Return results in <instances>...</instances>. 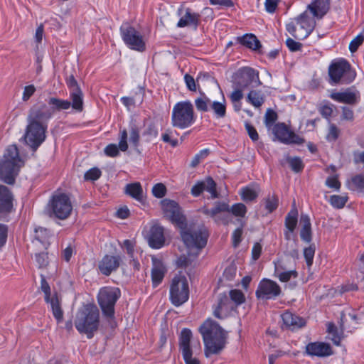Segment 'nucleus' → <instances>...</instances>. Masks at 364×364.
Returning a JSON list of instances; mask_svg holds the SVG:
<instances>
[{"label": "nucleus", "mask_w": 364, "mask_h": 364, "mask_svg": "<svg viewBox=\"0 0 364 364\" xmlns=\"http://www.w3.org/2000/svg\"><path fill=\"white\" fill-rule=\"evenodd\" d=\"M205 346V355L219 353L225 346L226 333L212 319H207L199 328Z\"/></svg>", "instance_id": "nucleus-1"}, {"label": "nucleus", "mask_w": 364, "mask_h": 364, "mask_svg": "<svg viewBox=\"0 0 364 364\" xmlns=\"http://www.w3.org/2000/svg\"><path fill=\"white\" fill-rule=\"evenodd\" d=\"M23 164L16 145L8 146L0 159V180L9 185L14 184Z\"/></svg>", "instance_id": "nucleus-2"}, {"label": "nucleus", "mask_w": 364, "mask_h": 364, "mask_svg": "<svg viewBox=\"0 0 364 364\" xmlns=\"http://www.w3.org/2000/svg\"><path fill=\"white\" fill-rule=\"evenodd\" d=\"M75 326L80 333H84L87 338H93L100 326V311L94 304H87L80 309L76 314Z\"/></svg>", "instance_id": "nucleus-3"}, {"label": "nucleus", "mask_w": 364, "mask_h": 364, "mask_svg": "<svg viewBox=\"0 0 364 364\" xmlns=\"http://www.w3.org/2000/svg\"><path fill=\"white\" fill-rule=\"evenodd\" d=\"M181 240L188 249L201 250L207 244L209 233L203 225L186 223V226L179 228Z\"/></svg>", "instance_id": "nucleus-4"}, {"label": "nucleus", "mask_w": 364, "mask_h": 364, "mask_svg": "<svg viewBox=\"0 0 364 364\" xmlns=\"http://www.w3.org/2000/svg\"><path fill=\"white\" fill-rule=\"evenodd\" d=\"M121 296V291L117 287H105L100 289L97 295V302L102 310L104 317L110 323L113 328L114 323V306Z\"/></svg>", "instance_id": "nucleus-5"}, {"label": "nucleus", "mask_w": 364, "mask_h": 364, "mask_svg": "<svg viewBox=\"0 0 364 364\" xmlns=\"http://www.w3.org/2000/svg\"><path fill=\"white\" fill-rule=\"evenodd\" d=\"M46 209L48 215L50 218L65 220L71 215L73 205L68 195L55 192L50 198Z\"/></svg>", "instance_id": "nucleus-6"}, {"label": "nucleus", "mask_w": 364, "mask_h": 364, "mask_svg": "<svg viewBox=\"0 0 364 364\" xmlns=\"http://www.w3.org/2000/svg\"><path fill=\"white\" fill-rule=\"evenodd\" d=\"M196 121L192 103L187 100L176 103L172 110L171 124L181 129L191 127Z\"/></svg>", "instance_id": "nucleus-7"}, {"label": "nucleus", "mask_w": 364, "mask_h": 364, "mask_svg": "<svg viewBox=\"0 0 364 364\" xmlns=\"http://www.w3.org/2000/svg\"><path fill=\"white\" fill-rule=\"evenodd\" d=\"M329 82L331 85L350 83L356 74L351 69L350 63L344 59L332 63L328 68Z\"/></svg>", "instance_id": "nucleus-8"}, {"label": "nucleus", "mask_w": 364, "mask_h": 364, "mask_svg": "<svg viewBox=\"0 0 364 364\" xmlns=\"http://www.w3.org/2000/svg\"><path fill=\"white\" fill-rule=\"evenodd\" d=\"M298 27L293 22L286 26L287 31L296 39L304 40L306 38L314 29L316 21L313 18L303 12L294 18Z\"/></svg>", "instance_id": "nucleus-9"}, {"label": "nucleus", "mask_w": 364, "mask_h": 364, "mask_svg": "<svg viewBox=\"0 0 364 364\" xmlns=\"http://www.w3.org/2000/svg\"><path fill=\"white\" fill-rule=\"evenodd\" d=\"M189 298L188 282L184 275L173 277L170 286V300L175 306L186 302Z\"/></svg>", "instance_id": "nucleus-10"}, {"label": "nucleus", "mask_w": 364, "mask_h": 364, "mask_svg": "<svg viewBox=\"0 0 364 364\" xmlns=\"http://www.w3.org/2000/svg\"><path fill=\"white\" fill-rule=\"evenodd\" d=\"M234 87L240 89L255 88L262 85L259 77V72L250 67L240 68L233 75Z\"/></svg>", "instance_id": "nucleus-11"}, {"label": "nucleus", "mask_w": 364, "mask_h": 364, "mask_svg": "<svg viewBox=\"0 0 364 364\" xmlns=\"http://www.w3.org/2000/svg\"><path fill=\"white\" fill-rule=\"evenodd\" d=\"M47 129L48 125H42L28 122L23 139L25 144L28 145L33 151H36L46 140Z\"/></svg>", "instance_id": "nucleus-12"}, {"label": "nucleus", "mask_w": 364, "mask_h": 364, "mask_svg": "<svg viewBox=\"0 0 364 364\" xmlns=\"http://www.w3.org/2000/svg\"><path fill=\"white\" fill-rule=\"evenodd\" d=\"M122 38L127 46L131 49L143 52L146 49L145 42L141 33L129 23L120 27Z\"/></svg>", "instance_id": "nucleus-13"}, {"label": "nucleus", "mask_w": 364, "mask_h": 364, "mask_svg": "<svg viewBox=\"0 0 364 364\" xmlns=\"http://www.w3.org/2000/svg\"><path fill=\"white\" fill-rule=\"evenodd\" d=\"M161 203L165 216L173 224L178 228L186 226L187 219L178 203L168 199H164Z\"/></svg>", "instance_id": "nucleus-14"}, {"label": "nucleus", "mask_w": 364, "mask_h": 364, "mask_svg": "<svg viewBox=\"0 0 364 364\" xmlns=\"http://www.w3.org/2000/svg\"><path fill=\"white\" fill-rule=\"evenodd\" d=\"M161 203L165 216L173 224L178 228L186 226L187 219L178 203L168 199H164Z\"/></svg>", "instance_id": "nucleus-15"}, {"label": "nucleus", "mask_w": 364, "mask_h": 364, "mask_svg": "<svg viewBox=\"0 0 364 364\" xmlns=\"http://www.w3.org/2000/svg\"><path fill=\"white\" fill-rule=\"evenodd\" d=\"M53 114V110L48 105L44 103H38L30 109L27 122L48 125V122Z\"/></svg>", "instance_id": "nucleus-16"}, {"label": "nucleus", "mask_w": 364, "mask_h": 364, "mask_svg": "<svg viewBox=\"0 0 364 364\" xmlns=\"http://www.w3.org/2000/svg\"><path fill=\"white\" fill-rule=\"evenodd\" d=\"M281 292V288L277 282L269 279H263L259 283L255 294L259 299L267 300L275 299Z\"/></svg>", "instance_id": "nucleus-17"}, {"label": "nucleus", "mask_w": 364, "mask_h": 364, "mask_svg": "<svg viewBox=\"0 0 364 364\" xmlns=\"http://www.w3.org/2000/svg\"><path fill=\"white\" fill-rule=\"evenodd\" d=\"M66 84L70 90L72 107L77 112L82 111L83 94L73 75H70L66 78Z\"/></svg>", "instance_id": "nucleus-18"}, {"label": "nucleus", "mask_w": 364, "mask_h": 364, "mask_svg": "<svg viewBox=\"0 0 364 364\" xmlns=\"http://www.w3.org/2000/svg\"><path fill=\"white\" fill-rule=\"evenodd\" d=\"M14 196L11 190L0 184V220L6 218L14 210Z\"/></svg>", "instance_id": "nucleus-19"}, {"label": "nucleus", "mask_w": 364, "mask_h": 364, "mask_svg": "<svg viewBox=\"0 0 364 364\" xmlns=\"http://www.w3.org/2000/svg\"><path fill=\"white\" fill-rule=\"evenodd\" d=\"M331 98L341 103L355 105L360 99V94L354 87L346 89L344 92H333Z\"/></svg>", "instance_id": "nucleus-20"}, {"label": "nucleus", "mask_w": 364, "mask_h": 364, "mask_svg": "<svg viewBox=\"0 0 364 364\" xmlns=\"http://www.w3.org/2000/svg\"><path fill=\"white\" fill-rule=\"evenodd\" d=\"M121 262L122 258L119 255H105L99 262L98 268L103 275L109 276L119 268Z\"/></svg>", "instance_id": "nucleus-21"}, {"label": "nucleus", "mask_w": 364, "mask_h": 364, "mask_svg": "<svg viewBox=\"0 0 364 364\" xmlns=\"http://www.w3.org/2000/svg\"><path fill=\"white\" fill-rule=\"evenodd\" d=\"M206 190L210 193L213 198L218 197V193L216 190V183L211 177H207L205 181H198L191 188V194L195 196H199L203 191Z\"/></svg>", "instance_id": "nucleus-22"}, {"label": "nucleus", "mask_w": 364, "mask_h": 364, "mask_svg": "<svg viewBox=\"0 0 364 364\" xmlns=\"http://www.w3.org/2000/svg\"><path fill=\"white\" fill-rule=\"evenodd\" d=\"M306 353L311 356L326 357L333 354L330 344L323 342L309 343L306 346Z\"/></svg>", "instance_id": "nucleus-23"}, {"label": "nucleus", "mask_w": 364, "mask_h": 364, "mask_svg": "<svg viewBox=\"0 0 364 364\" xmlns=\"http://www.w3.org/2000/svg\"><path fill=\"white\" fill-rule=\"evenodd\" d=\"M149 245L154 249H159L165 244V237L164 233V228L155 225H153L149 231L148 236Z\"/></svg>", "instance_id": "nucleus-24"}, {"label": "nucleus", "mask_w": 364, "mask_h": 364, "mask_svg": "<svg viewBox=\"0 0 364 364\" xmlns=\"http://www.w3.org/2000/svg\"><path fill=\"white\" fill-rule=\"evenodd\" d=\"M200 15L199 14L192 12L191 9L188 8L185 14L179 19L177 26L178 28L191 26L196 30L200 23Z\"/></svg>", "instance_id": "nucleus-25"}, {"label": "nucleus", "mask_w": 364, "mask_h": 364, "mask_svg": "<svg viewBox=\"0 0 364 364\" xmlns=\"http://www.w3.org/2000/svg\"><path fill=\"white\" fill-rule=\"evenodd\" d=\"M193 337L191 331L189 328H183L179 336V349L182 356L193 355L191 348V341Z\"/></svg>", "instance_id": "nucleus-26"}, {"label": "nucleus", "mask_w": 364, "mask_h": 364, "mask_svg": "<svg viewBox=\"0 0 364 364\" xmlns=\"http://www.w3.org/2000/svg\"><path fill=\"white\" fill-rule=\"evenodd\" d=\"M232 301L226 293L219 294L218 296V304L213 311L214 316L220 319L223 318L221 311H224L227 313L230 309H232Z\"/></svg>", "instance_id": "nucleus-27"}, {"label": "nucleus", "mask_w": 364, "mask_h": 364, "mask_svg": "<svg viewBox=\"0 0 364 364\" xmlns=\"http://www.w3.org/2000/svg\"><path fill=\"white\" fill-rule=\"evenodd\" d=\"M298 211L294 207L287 215L285 218L284 225L287 230L284 231V237L287 240H290L291 233L294 231L297 225Z\"/></svg>", "instance_id": "nucleus-28"}, {"label": "nucleus", "mask_w": 364, "mask_h": 364, "mask_svg": "<svg viewBox=\"0 0 364 364\" xmlns=\"http://www.w3.org/2000/svg\"><path fill=\"white\" fill-rule=\"evenodd\" d=\"M284 324L292 330L298 329L306 325V321L290 311H286L282 315Z\"/></svg>", "instance_id": "nucleus-29"}, {"label": "nucleus", "mask_w": 364, "mask_h": 364, "mask_svg": "<svg viewBox=\"0 0 364 364\" xmlns=\"http://www.w3.org/2000/svg\"><path fill=\"white\" fill-rule=\"evenodd\" d=\"M237 41L240 44L245 47L257 51L260 54H263L262 50V44L257 36L252 33H246L241 37L237 38Z\"/></svg>", "instance_id": "nucleus-30"}, {"label": "nucleus", "mask_w": 364, "mask_h": 364, "mask_svg": "<svg viewBox=\"0 0 364 364\" xmlns=\"http://www.w3.org/2000/svg\"><path fill=\"white\" fill-rule=\"evenodd\" d=\"M309 9L314 16L321 18L330 9V0H315Z\"/></svg>", "instance_id": "nucleus-31"}, {"label": "nucleus", "mask_w": 364, "mask_h": 364, "mask_svg": "<svg viewBox=\"0 0 364 364\" xmlns=\"http://www.w3.org/2000/svg\"><path fill=\"white\" fill-rule=\"evenodd\" d=\"M300 224L301 225L300 230L301 239L306 243H311L312 240V231L309 217L306 214H301Z\"/></svg>", "instance_id": "nucleus-32"}, {"label": "nucleus", "mask_w": 364, "mask_h": 364, "mask_svg": "<svg viewBox=\"0 0 364 364\" xmlns=\"http://www.w3.org/2000/svg\"><path fill=\"white\" fill-rule=\"evenodd\" d=\"M50 304L51 310L54 318L56 319L57 323H59L63 320V311L61 308L60 301L55 293L48 301Z\"/></svg>", "instance_id": "nucleus-33"}, {"label": "nucleus", "mask_w": 364, "mask_h": 364, "mask_svg": "<svg viewBox=\"0 0 364 364\" xmlns=\"http://www.w3.org/2000/svg\"><path fill=\"white\" fill-rule=\"evenodd\" d=\"M291 131L289 130L287 126L284 123L276 124L273 127V133L274 136L281 142L288 144V137Z\"/></svg>", "instance_id": "nucleus-34"}, {"label": "nucleus", "mask_w": 364, "mask_h": 364, "mask_svg": "<svg viewBox=\"0 0 364 364\" xmlns=\"http://www.w3.org/2000/svg\"><path fill=\"white\" fill-rule=\"evenodd\" d=\"M166 273V269L160 262H154L151 269V279L153 286L157 287L161 283Z\"/></svg>", "instance_id": "nucleus-35"}, {"label": "nucleus", "mask_w": 364, "mask_h": 364, "mask_svg": "<svg viewBox=\"0 0 364 364\" xmlns=\"http://www.w3.org/2000/svg\"><path fill=\"white\" fill-rule=\"evenodd\" d=\"M125 193L138 201L143 200V189L139 182L129 183L125 186Z\"/></svg>", "instance_id": "nucleus-36"}, {"label": "nucleus", "mask_w": 364, "mask_h": 364, "mask_svg": "<svg viewBox=\"0 0 364 364\" xmlns=\"http://www.w3.org/2000/svg\"><path fill=\"white\" fill-rule=\"evenodd\" d=\"M223 212H228L230 213V206L228 203L225 202H215V205L213 208L208 209L205 208L203 210V213L208 216H210L211 218L215 217L216 215H218L220 213Z\"/></svg>", "instance_id": "nucleus-37"}, {"label": "nucleus", "mask_w": 364, "mask_h": 364, "mask_svg": "<svg viewBox=\"0 0 364 364\" xmlns=\"http://www.w3.org/2000/svg\"><path fill=\"white\" fill-rule=\"evenodd\" d=\"M264 100V95L259 90H251L247 96V101L255 107H260Z\"/></svg>", "instance_id": "nucleus-38"}, {"label": "nucleus", "mask_w": 364, "mask_h": 364, "mask_svg": "<svg viewBox=\"0 0 364 364\" xmlns=\"http://www.w3.org/2000/svg\"><path fill=\"white\" fill-rule=\"evenodd\" d=\"M48 104L49 107L53 109V112L55 110L60 111L68 109L72 106V103L70 101L55 97H50L48 101Z\"/></svg>", "instance_id": "nucleus-39"}, {"label": "nucleus", "mask_w": 364, "mask_h": 364, "mask_svg": "<svg viewBox=\"0 0 364 364\" xmlns=\"http://www.w3.org/2000/svg\"><path fill=\"white\" fill-rule=\"evenodd\" d=\"M200 96L195 100V105L196 109L200 112H208L209 106L210 105V100L205 95V94L199 90Z\"/></svg>", "instance_id": "nucleus-40"}, {"label": "nucleus", "mask_w": 364, "mask_h": 364, "mask_svg": "<svg viewBox=\"0 0 364 364\" xmlns=\"http://www.w3.org/2000/svg\"><path fill=\"white\" fill-rule=\"evenodd\" d=\"M216 118H224L226 116L225 100L223 97V102L218 101L211 102L210 105Z\"/></svg>", "instance_id": "nucleus-41"}, {"label": "nucleus", "mask_w": 364, "mask_h": 364, "mask_svg": "<svg viewBox=\"0 0 364 364\" xmlns=\"http://www.w3.org/2000/svg\"><path fill=\"white\" fill-rule=\"evenodd\" d=\"M49 231L44 228L38 227L35 229L34 239L40 242L46 248L49 245Z\"/></svg>", "instance_id": "nucleus-42"}, {"label": "nucleus", "mask_w": 364, "mask_h": 364, "mask_svg": "<svg viewBox=\"0 0 364 364\" xmlns=\"http://www.w3.org/2000/svg\"><path fill=\"white\" fill-rule=\"evenodd\" d=\"M144 127L142 134L144 136L146 137V141H150L151 139L158 136V128L154 122H150L147 124H144Z\"/></svg>", "instance_id": "nucleus-43"}, {"label": "nucleus", "mask_w": 364, "mask_h": 364, "mask_svg": "<svg viewBox=\"0 0 364 364\" xmlns=\"http://www.w3.org/2000/svg\"><path fill=\"white\" fill-rule=\"evenodd\" d=\"M240 196L242 200L247 203L255 200L258 197V193L250 187H245L241 189Z\"/></svg>", "instance_id": "nucleus-44"}, {"label": "nucleus", "mask_w": 364, "mask_h": 364, "mask_svg": "<svg viewBox=\"0 0 364 364\" xmlns=\"http://www.w3.org/2000/svg\"><path fill=\"white\" fill-rule=\"evenodd\" d=\"M287 161L289 164L291 170L295 173H299L304 169V164L301 158L298 156H287Z\"/></svg>", "instance_id": "nucleus-45"}, {"label": "nucleus", "mask_w": 364, "mask_h": 364, "mask_svg": "<svg viewBox=\"0 0 364 364\" xmlns=\"http://www.w3.org/2000/svg\"><path fill=\"white\" fill-rule=\"evenodd\" d=\"M348 200L346 196L333 195L330 197L329 203L336 208H343Z\"/></svg>", "instance_id": "nucleus-46"}, {"label": "nucleus", "mask_w": 364, "mask_h": 364, "mask_svg": "<svg viewBox=\"0 0 364 364\" xmlns=\"http://www.w3.org/2000/svg\"><path fill=\"white\" fill-rule=\"evenodd\" d=\"M139 129L136 125L132 124L129 131V141L134 146V148H136L139 145Z\"/></svg>", "instance_id": "nucleus-47"}, {"label": "nucleus", "mask_w": 364, "mask_h": 364, "mask_svg": "<svg viewBox=\"0 0 364 364\" xmlns=\"http://www.w3.org/2000/svg\"><path fill=\"white\" fill-rule=\"evenodd\" d=\"M278 203V197L276 195H269L264 199L265 209L268 211V213H272L277 208Z\"/></svg>", "instance_id": "nucleus-48"}, {"label": "nucleus", "mask_w": 364, "mask_h": 364, "mask_svg": "<svg viewBox=\"0 0 364 364\" xmlns=\"http://www.w3.org/2000/svg\"><path fill=\"white\" fill-rule=\"evenodd\" d=\"M315 251L316 247L314 244H311L308 247H305L304 250V256L309 267L313 264Z\"/></svg>", "instance_id": "nucleus-49"}, {"label": "nucleus", "mask_w": 364, "mask_h": 364, "mask_svg": "<svg viewBox=\"0 0 364 364\" xmlns=\"http://www.w3.org/2000/svg\"><path fill=\"white\" fill-rule=\"evenodd\" d=\"M161 139L164 142L169 144L172 147L178 146V141L176 138H173V130L167 129L161 135Z\"/></svg>", "instance_id": "nucleus-50"}, {"label": "nucleus", "mask_w": 364, "mask_h": 364, "mask_svg": "<svg viewBox=\"0 0 364 364\" xmlns=\"http://www.w3.org/2000/svg\"><path fill=\"white\" fill-rule=\"evenodd\" d=\"M278 115L272 109H268L264 115V124L267 128H271L277 120Z\"/></svg>", "instance_id": "nucleus-51"}, {"label": "nucleus", "mask_w": 364, "mask_h": 364, "mask_svg": "<svg viewBox=\"0 0 364 364\" xmlns=\"http://www.w3.org/2000/svg\"><path fill=\"white\" fill-rule=\"evenodd\" d=\"M229 294L230 301H234L236 305L242 304L245 301V295L240 290L233 289Z\"/></svg>", "instance_id": "nucleus-52"}, {"label": "nucleus", "mask_w": 364, "mask_h": 364, "mask_svg": "<svg viewBox=\"0 0 364 364\" xmlns=\"http://www.w3.org/2000/svg\"><path fill=\"white\" fill-rule=\"evenodd\" d=\"M230 212L235 216L244 217L247 213V208L243 203H238L230 208Z\"/></svg>", "instance_id": "nucleus-53"}, {"label": "nucleus", "mask_w": 364, "mask_h": 364, "mask_svg": "<svg viewBox=\"0 0 364 364\" xmlns=\"http://www.w3.org/2000/svg\"><path fill=\"white\" fill-rule=\"evenodd\" d=\"M275 273L277 274V277L282 282H287L289 281L291 277L296 278L298 276V273L295 270L278 272V270L276 268Z\"/></svg>", "instance_id": "nucleus-54"}, {"label": "nucleus", "mask_w": 364, "mask_h": 364, "mask_svg": "<svg viewBox=\"0 0 364 364\" xmlns=\"http://www.w3.org/2000/svg\"><path fill=\"white\" fill-rule=\"evenodd\" d=\"M101 171L95 167L85 172L84 178L85 181H96L101 176Z\"/></svg>", "instance_id": "nucleus-55"}, {"label": "nucleus", "mask_w": 364, "mask_h": 364, "mask_svg": "<svg viewBox=\"0 0 364 364\" xmlns=\"http://www.w3.org/2000/svg\"><path fill=\"white\" fill-rule=\"evenodd\" d=\"M41 289L45 294V301H48L50 296V287L43 274H41Z\"/></svg>", "instance_id": "nucleus-56"}, {"label": "nucleus", "mask_w": 364, "mask_h": 364, "mask_svg": "<svg viewBox=\"0 0 364 364\" xmlns=\"http://www.w3.org/2000/svg\"><path fill=\"white\" fill-rule=\"evenodd\" d=\"M209 153L210 151L208 149L201 150L199 153L195 155L190 164V166L192 168L196 167L200 164V160L205 158Z\"/></svg>", "instance_id": "nucleus-57"}, {"label": "nucleus", "mask_w": 364, "mask_h": 364, "mask_svg": "<svg viewBox=\"0 0 364 364\" xmlns=\"http://www.w3.org/2000/svg\"><path fill=\"white\" fill-rule=\"evenodd\" d=\"M35 257L38 268H46L48 266L49 262L47 252L36 253Z\"/></svg>", "instance_id": "nucleus-58"}, {"label": "nucleus", "mask_w": 364, "mask_h": 364, "mask_svg": "<svg viewBox=\"0 0 364 364\" xmlns=\"http://www.w3.org/2000/svg\"><path fill=\"white\" fill-rule=\"evenodd\" d=\"M353 185L355 188L360 191L364 190V171L354 176L351 179Z\"/></svg>", "instance_id": "nucleus-59"}, {"label": "nucleus", "mask_w": 364, "mask_h": 364, "mask_svg": "<svg viewBox=\"0 0 364 364\" xmlns=\"http://www.w3.org/2000/svg\"><path fill=\"white\" fill-rule=\"evenodd\" d=\"M153 195L157 198H161L166 193V187L161 183H156L152 188Z\"/></svg>", "instance_id": "nucleus-60"}, {"label": "nucleus", "mask_w": 364, "mask_h": 364, "mask_svg": "<svg viewBox=\"0 0 364 364\" xmlns=\"http://www.w3.org/2000/svg\"><path fill=\"white\" fill-rule=\"evenodd\" d=\"M119 144L117 146L114 144H110L105 148V154L107 156L116 157L119 155Z\"/></svg>", "instance_id": "nucleus-61"}, {"label": "nucleus", "mask_w": 364, "mask_h": 364, "mask_svg": "<svg viewBox=\"0 0 364 364\" xmlns=\"http://www.w3.org/2000/svg\"><path fill=\"white\" fill-rule=\"evenodd\" d=\"M364 41V36L363 33L358 35L354 39L351 41L349 45V50L351 53L355 52L358 47L363 43Z\"/></svg>", "instance_id": "nucleus-62"}, {"label": "nucleus", "mask_w": 364, "mask_h": 364, "mask_svg": "<svg viewBox=\"0 0 364 364\" xmlns=\"http://www.w3.org/2000/svg\"><path fill=\"white\" fill-rule=\"evenodd\" d=\"M236 272H237L236 266L233 264H231L225 269L224 272H223V277L227 280L231 281L235 277Z\"/></svg>", "instance_id": "nucleus-63"}, {"label": "nucleus", "mask_w": 364, "mask_h": 364, "mask_svg": "<svg viewBox=\"0 0 364 364\" xmlns=\"http://www.w3.org/2000/svg\"><path fill=\"white\" fill-rule=\"evenodd\" d=\"M339 136V130L334 124L330 125L329 132L326 136V139L329 141H336Z\"/></svg>", "instance_id": "nucleus-64"}]
</instances>
